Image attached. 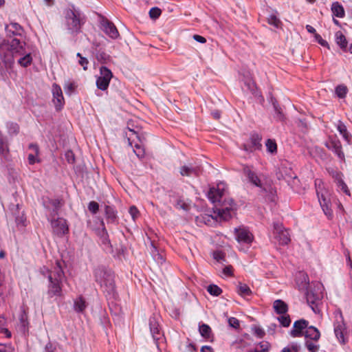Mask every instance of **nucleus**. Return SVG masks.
Masks as SVG:
<instances>
[{
	"mask_svg": "<svg viewBox=\"0 0 352 352\" xmlns=\"http://www.w3.org/2000/svg\"><path fill=\"white\" fill-rule=\"evenodd\" d=\"M16 58L17 63L23 67L30 66L33 60L32 52L25 41L16 38L3 39L0 43V59L3 62H0V79H6Z\"/></svg>",
	"mask_w": 352,
	"mask_h": 352,
	"instance_id": "f257e3e1",
	"label": "nucleus"
},
{
	"mask_svg": "<svg viewBox=\"0 0 352 352\" xmlns=\"http://www.w3.org/2000/svg\"><path fill=\"white\" fill-rule=\"evenodd\" d=\"M207 196L214 204V212L221 219L228 221L232 217L235 204L232 199L226 196V184L223 182L217 184V187L210 188Z\"/></svg>",
	"mask_w": 352,
	"mask_h": 352,
	"instance_id": "f03ea898",
	"label": "nucleus"
},
{
	"mask_svg": "<svg viewBox=\"0 0 352 352\" xmlns=\"http://www.w3.org/2000/svg\"><path fill=\"white\" fill-rule=\"evenodd\" d=\"M296 283L298 289L305 292L307 304L312 311L319 313V305L323 298L322 285L320 283L310 285L308 275L304 272H299L296 276Z\"/></svg>",
	"mask_w": 352,
	"mask_h": 352,
	"instance_id": "7ed1b4c3",
	"label": "nucleus"
},
{
	"mask_svg": "<svg viewBox=\"0 0 352 352\" xmlns=\"http://www.w3.org/2000/svg\"><path fill=\"white\" fill-rule=\"evenodd\" d=\"M62 263V261L56 260L50 269L43 266L40 270L41 274L48 279L47 294L49 298L63 296V286L65 276Z\"/></svg>",
	"mask_w": 352,
	"mask_h": 352,
	"instance_id": "20e7f679",
	"label": "nucleus"
},
{
	"mask_svg": "<svg viewBox=\"0 0 352 352\" xmlns=\"http://www.w3.org/2000/svg\"><path fill=\"white\" fill-rule=\"evenodd\" d=\"M242 172L248 183L259 188L260 193L264 195L267 201H275L276 190L266 179L265 175L258 173L253 166L248 164L242 166Z\"/></svg>",
	"mask_w": 352,
	"mask_h": 352,
	"instance_id": "39448f33",
	"label": "nucleus"
},
{
	"mask_svg": "<svg viewBox=\"0 0 352 352\" xmlns=\"http://www.w3.org/2000/svg\"><path fill=\"white\" fill-rule=\"evenodd\" d=\"M96 281L103 291L109 295L113 294L116 289L114 274L104 267H98L94 270Z\"/></svg>",
	"mask_w": 352,
	"mask_h": 352,
	"instance_id": "423d86ee",
	"label": "nucleus"
},
{
	"mask_svg": "<svg viewBox=\"0 0 352 352\" xmlns=\"http://www.w3.org/2000/svg\"><path fill=\"white\" fill-rule=\"evenodd\" d=\"M65 25L71 34H78L85 23L81 12L76 10L74 6L65 11Z\"/></svg>",
	"mask_w": 352,
	"mask_h": 352,
	"instance_id": "0eeeda50",
	"label": "nucleus"
},
{
	"mask_svg": "<svg viewBox=\"0 0 352 352\" xmlns=\"http://www.w3.org/2000/svg\"><path fill=\"white\" fill-rule=\"evenodd\" d=\"M273 227V234L278 243L282 245H287L291 241L289 231L279 222H274Z\"/></svg>",
	"mask_w": 352,
	"mask_h": 352,
	"instance_id": "6e6552de",
	"label": "nucleus"
},
{
	"mask_svg": "<svg viewBox=\"0 0 352 352\" xmlns=\"http://www.w3.org/2000/svg\"><path fill=\"white\" fill-rule=\"evenodd\" d=\"M261 136L258 133L250 135L249 140L241 144L240 148L247 153H253L259 151L262 148Z\"/></svg>",
	"mask_w": 352,
	"mask_h": 352,
	"instance_id": "1a4fd4ad",
	"label": "nucleus"
},
{
	"mask_svg": "<svg viewBox=\"0 0 352 352\" xmlns=\"http://www.w3.org/2000/svg\"><path fill=\"white\" fill-rule=\"evenodd\" d=\"M112 77L113 74L111 71L107 67L102 66L100 68V76H98L96 80V86L98 89L102 91L107 90Z\"/></svg>",
	"mask_w": 352,
	"mask_h": 352,
	"instance_id": "9d476101",
	"label": "nucleus"
},
{
	"mask_svg": "<svg viewBox=\"0 0 352 352\" xmlns=\"http://www.w3.org/2000/svg\"><path fill=\"white\" fill-rule=\"evenodd\" d=\"M47 220L50 221L54 234L58 236H63L68 232L69 228L67 221L65 219L60 217L56 219L47 217Z\"/></svg>",
	"mask_w": 352,
	"mask_h": 352,
	"instance_id": "9b49d317",
	"label": "nucleus"
},
{
	"mask_svg": "<svg viewBox=\"0 0 352 352\" xmlns=\"http://www.w3.org/2000/svg\"><path fill=\"white\" fill-rule=\"evenodd\" d=\"M235 239L239 243L250 245L254 239L253 234L245 227L234 228Z\"/></svg>",
	"mask_w": 352,
	"mask_h": 352,
	"instance_id": "f8f14e48",
	"label": "nucleus"
},
{
	"mask_svg": "<svg viewBox=\"0 0 352 352\" xmlns=\"http://www.w3.org/2000/svg\"><path fill=\"white\" fill-rule=\"evenodd\" d=\"M63 202L59 199H47L43 202L45 208L50 212L47 217L55 218L58 215V211L63 206Z\"/></svg>",
	"mask_w": 352,
	"mask_h": 352,
	"instance_id": "ddd939ff",
	"label": "nucleus"
},
{
	"mask_svg": "<svg viewBox=\"0 0 352 352\" xmlns=\"http://www.w3.org/2000/svg\"><path fill=\"white\" fill-rule=\"evenodd\" d=\"M309 321L303 318L295 321L293 328L289 331V335L293 338L302 337L309 327Z\"/></svg>",
	"mask_w": 352,
	"mask_h": 352,
	"instance_id": "4468645a",
	"label": "nucleus"
},
{
	"mask_svg": "<svg viewBox=\"0 0 352 352\" xmlns=\"http://www.w3.org/2000/svg\"><path fill=\"white\" fill-rule=\"evenodd\" d=\"M325 146L329 150L333 152L341 161H344L345 155L342 151V144L337 138H330Z\"/></svg>",
	"mask_w": 352,
	"mask_h": 352,
	"instance_id": "2eb2a0df",
	"label": "nucleus"
},
{
	"mask_svg": "<svg viewBox=\"0 0 352 352\" xmlns=\"http://www.w3.org/2000/svg\"><path fill=\"white\" fill-rule=\"evenodd\" d=\"M100 23L102 31L112 39H116L120 36L115 25L107 19H102Z\"/></svg>",
	"mask_w": 352,
	"mask_h": 352,
	"instance_id": "dca6fc26",
	"label": "nucleus"
},
{
	"mask_svg": "<svg viewBox=\"0 0 352 352\" xmlns=\"http://www.w3.org/2000/svg\"><path fill=\"white\" fill-rule=\"evenodd\" d=\"M52 92L56 109L60 110L64 104V97L61 87L58 85L54 83L52 87Z\"/></svg>",
	"mask_w": 352,
	"mask_h": 352,
	"instance_id": "f3484780",
	"label": "nucleus"
},
{
	"mask_svg": "<svg viewBox=\"0 0 352 352\" xmlns=\"http://www.w3.org/2000/svg\"><path fill=\"white\" fill-rule=\"evenodd\" d=\"M149 328L153 340L156 344H157L158 340H160L162 337V333L161 332L157 318L154 316L150 317L149 318Z\"/></svg>",
	"mask_w": 352,
	"mask_h": 352,
	"instance_id": "a211bd4d",
	"label": "nucleus"
},
{
	"mask_svg": "<svg viewBox=\"0 0 352 352\" xmlns=\"http://www.w3.org/2000/svg\"><path fill=\"white\" fill-rule=\"evenodd\" d=\"M6 32L7 36L11 38L12 36H21L24 32L23 27L18 23H10L6 25Z\"/></svg>",
	"mask_w": 352,
	"mask_h": 352,
	"instance_id": "6ab92c4d",
	"label": "nucleus"
},
{
	"mask_svg": "<svg viewBox=\"0 0 352 352\" xmlns=\"http://www.w3.org/2000/svg\"><path fill=\"white\" fill-rule=\"evenodd\" d=\"M200 172L201 168L199 166L191 164L182 166L179 170V173L182 176L186 177L198 176Z\"/></svg>",
	"mask_w": 352,
	"mask_h": 352,
	"instance_id": "aec40b11",
	"label": "nucleus"
},
{
	"mask_svg": "<svg viewBox=\"0 0 352 352\" xmlns=\"http://www.w3.org/2000/svg\"><path fill=\"white\" fill-rule=\"evenodd\" d=\"M104 214L107 223L116 224L118 221L117 210L112 206H104Z\"/></svg>",
	"mask_w": 352,
	"mask_h": 352,
	"instance_id": "412c9836",
	"label": "nucleus"
},
{
	"mask_svg": "<svg viewBox=\"0 0 352 352\" xmlns=\"http://www.w3.org/2000/svg\"><path fill=\"white\" fill-rule=\"evenodd\" d=\"M345 324L343 322V321H338L334 323V333L338 338V340L344 344L345 343V338H344V331H345Z\"/></svg>",
	"mask_w": 352,
	"mask_h": 352,
	"instance_id": "4be33fe9",
	"label": "nucleus"
},
{
	"mask_svg": "<svg viewBox=\"0 0 352 352\" xmlns=\"http://www.w3.org/2000/svg\"><path fill=\"white\" fill-rule=\"evenodd\" d=\"M337 130L342 136L343 139L347 142L348 144H351V135L348 131L346 125L342 121L339 120L336 124Z\"/></svg>",
	"mask_w": 352,
	"mask_h": 352,
	"instance_id": "5701e85b",
	"label": "nucleus"
},
{
	"mask_svg": "<svg viewBox=\"0 0 352 352\" xmlns=\"http://www.w3.org/2000/svg\"><path fill=\"white\" fill-rule=\"evenodd\" d=\"M318 201L320 202V206L325 214L329 218H331L333 215L332 210L330 208L329 201L325 198L323 195H319V193L317 192Z\"/></svg>",
	"mask_w": 352,
	"mask_h": 352,
	"instance_id": "b1692460",
	"label": "nucleus"
},
{
	"mask_svg": "<svg viewBox=\"0 0 352 352\" xmlns=\"http://www.w3.org/2000/svg\"><path fill=\"white\" fill-rule=\"evenodd\" d=\"M304 336L307 339L318 342L320 338V332L316 327L309 325L307 330L305 331Z\"/></svg>",
	"mask_w": 352,
	"mask_h": 352,
	"instance_id": "393cba45",
	"label": "nucleus"
},
{
	"mask_svg": "<svg viewBox=\"0 0 352 352\" xmlns=\"http://www.w3.org/2000/svg\"><path fill=\"white\" fill-rule=\"evenodd\" d=\"M273 308L277 314H285L288 311V305L282 300H276L273 303Z\"/></svg>",
	"mask_w": 352,
	"mask_h": 352,
	"instance_id": "a878e982",
	"label": "nucleus"
},
{
	"mask_svg": "<svg viewBox=\"0 0 352 352\" xmlns=\"http://www.w3.org/2000/svg\"><path fill=\"white\" fill-rule=\"evenodd\" d=\"M19 328L23 334H26L29 331V322L28 318V314L23 310L19 317Z\"/></svg>",
	"mask_w": 352,
	"mask_h": 352,
	"instance_id": "bb28decb",
	"label": "nucleus"
},
{
	"mask_svg": "<svg viewBox=\"0 0 352 352\" xmlns=\"http://www.w3.org/2000/svg\"><path fill=\"white\" fill-rule=\"evenodd\" d=\"M333 16L343 18L345 16V11L343 6L338 1L332 3L331 8Z\"/></svg>",
	"mask_w": 352,
	"mask_h": 352,
	"instance_id": "cd10ccee",
	"label": "nucleus"
},
{
	"mask_svg": "<svg viewBox=\"0 0 352 352\" xmlns=\"http://www.w3.org/2000/svg\"><path fill=\"white\" fill-rule=\"evenodd\" d=\"M87 304L85 299L80 296L74 300V310L77 313H82L87 308Z\"/></svg>",
	"mask_w": 352,
	"mask_h": 352,
	"instance_id": "c85d7f7f",
	"label": "nucleus"
},
{
	"mask_svg": "<svg viewBox=\"0 0 352 352\" xmlns=\"http://www.w3.org/2000/svg\"><path fill=\"white\" fill-rule=\"evenodd\" d=\"M336 42L338 45L344 51H347V41L345 36L341 31H338L335 34Z\"/></svg>",
	"mask_w": 352,
	"mask_h": 352,
	"instance_id": "c756f323",
	"label": "nucleus"
},
{
	"mask_svg": "<svg viewBox=\"0 0 352 352\" xmlns=\"http://www.w3.org/2000/svg\"><path fill=\"white\" fill-rule=\"evenodd\" d=\"M100 225L102 226V230L98 232V235L100 236V240L102 245L105 246H109L110 245V240L109 238V234L104 226V223L103 219L100 221Z\"/></svg>",
	"mask_w": 352,
	"mask_h": 352,
	"instance_id": "7c9ffc66",
	"label": "nucleus"
},
{
	"mask_svg": "<svg viewBox=\"0 0 352 352\" xmlns=\"http://www.w3.org/2000/svg\"><path fill=\"white\" fill-rule=\"evenodd\" d=\"M236 292L243 298L250 296L252 293L250 287L248 285L242 283H239L238 285L236 286Z\"/></svg>",
	"mask_w": 352,
	"mask_h": 352,
	"instance_id": "2f4dec72",
	"label": "nucleus"
},
{
	"mask_svg": "<svg viewBox=\"0 0 352 352\" xmlns=\"http://www.w3.org/2000/svg\"><path fill=\"white\" fill-rule=\"evenodd\" d=\"M272 103L275 111L274 118L278 121H284L285 116L277 100L275 98H272Z\"/></svg>",
	"mask_w": 352,
	"mask_h": 352,
	"instance_id": "473e14b6",
	"label": "nucleus"
},
{
	"mask_svg": "<svg viewBox=\"0 0 352 352\" xmlns=\"http://www.w3.org/2000/svg\"><path fill=\"white\" fill-rule=\"evenodd\" d=\"M9 153V146L7 138L0 131V155L6 156Z\"/></svg>",
	"mask_w": 352,
	"mask_h": 352,
	"instance_id": "72a5a7b5",
	"label": "nucleus"
},
{
	"mask_svg": "<svg viewBox=\"0 0 352 352\" xmlns=\"http://www.w3.org/2000/svg\"><path fill=\"white\" fill-rule=\"evenodd\" d=\"M6 128L10 135H15L19 132V125L16 122H8Z\"/></svg>",
	"mask_w": 352,
	"mask_h": 352,
	"instance_id": "f704fd0d",
	"label": "nucleus"
},
{
	"mask_svg": "<svg viewBox=\"0 0 352 352\" xmlns=\"http://www.w3.org/2000/svg\"><path fill=\"white\" fill-rule=\"evenodd\" d=\"M277 320L280 322V325L283 327H289L291 324V318L290 316L287 314H280Z\"/></svg>",
	"mask_w": 352,
	"mask_h": 352,
	"instance_id": "c9c22d12",
	"label": "nucleus"
},
{
	"mask_svg": "<svg viewBox=\"0 0 352 352\" xmlns=\"http://www.w3.org/2000/svg\"><path fill=\"white\" fill-rule=\"evenodd\" d=\"M265 146L267 148V151L272 153H276L277 152V144L275 140L272 139H268L265 142Z\"/></svg>",
	"mask_w": 352,
	"mask_h": 352,
	"instance_id": "e433bc0d",
	"label": "nucleus"
},
{
	"mask_svg": "<svg viewBox=\"0 0 352 352\" xmlns=\"http://www.w3.org/2000/svg\"><path fill=\"white\" fill-rule=\"evenodd\" d=\"M208 292L214 296H219L222 293V289L216 285H210L207 288Z\"/></svg>",
	"mask_w": 352,
	"mask_h": 352,
	"instance_id": "4c0bfd02",
	"label": "nucleus"
},
{
	"mask_svg": "<svg viewBox=\"0 0 352 352\" xmlns=\"http://www.w3.org/2000/svg\"><path fill=\"white\" fill-rule=\"evenodd\" d=\"M77 88V85L74 82L68 81L64 85V89L65 94L67 95H72Z\"/></svg>",
	"mask_w": 352,
	"mask_h": 352,
	"instance_id": "58836bf2",
	"label": "nucleus"
},
{
	"mask_svg": "<svg viewBox=\"0 0 352 352\" xmlns=\"http://www.w3.org/2000/svg\"><path fill=\"white\" fill-rule=\"evenodd\" d=\"M348 89L345 85H340L336 87V94L340 98L346 97Z\"/></svg>",
	"mask_w": 352,
	"mask_h": 352,
	"instance_id": "ea45409f",
	"label": "nucleus"
},
{
	"mask_svg": "<svg viewBox=\"0 0 352 352\" xmlns=\"http://www.w3.org/2000/svg\"><path fill=\"white\" fill-rule=\"evenodd\" d=\"M201 335L204 338H209L211 333L210 327L206 324H202L199 327Z\"/></svg>",
	"mask_w": 352,
	"mask_h": 352,
	"instance_id": "a19ab883",
	"label": "nucleus"
},
{
	"mask_svg": "<svg viewBox=\"0 0 352 352\" xmlns=\"http://www.w3.org/2000/svg\"><path fill=\"white\" fill-rule=\"evenodd\" d=\"M315 341L307 340L305 341V346L309 352H317L319 345L314 343Z\"/></svg>",
	"mask_w": 352,
	"mask_h": 352,
	"instance_id": "79ce46f5",
	"label": "nucleus"
},
{
	"mask_svg": "<svg viewBox=\"0 0 352 352\" xmlns=\"http://www.w3.org/2000/svg\"><path fill=\"white\" fill-rule=\"evenodd\" d=\"M133 152L139 159H142L144 157V149L142 146L139 145L138 144H135L133 148Z\"/></svg>",
	"mask_w": 352,
	"mask_h": 352,
	"instance_id": "37998d69",
	"label": "nucleus"
},
{
	"mask_svg": "<svg viewBox=\"0 0 352 352\" xmlns=\"http://www.w3.org/2000/svg\"><path fill=\"white\" fill-rule=\"evenodd\" d=\"M328 173L334 179L335 182H337L340 179L343 177V174L341 172L333 168H329Z\"/></svg>",
	"mask_w": 352,
	"mask_h": 352,
	"instance_id": "c03bdc74",
	"label": "nucleus"
},
{
	"mask_svg": "<svg viewBox=\"0 0 352 352\" xmlns=\"http://www.w3.org/2000/svg\"><path fill=\"white\" fill-rule=\"evenodd\" d=\"M338 187L342 190L346 195H350L349 190L347 187V185L343 180V177L340 179L337 182H336Z\"/></svg>",
	"mask_w": 352,
	"mask_h": 352,
	"instance_id": "a18cd8bd",
	"label": "nucleus"
},
{
	"mask_svg": "<svg viewBox=\"0 0 352 352\" xmlns=\"http://www.w3.org/2000/svg\"><path fill=\"white\" fill-rule=\"evenodd\" d=\"M162 10L157 7H153L149 10V16L152 19H156L160 17Z\"/></svg>",
	"mask_w": 352,
	"mask_h": 352,
	"instance_id": "49530a36",
	"label": "nucleus"
},
{
	"mask_svg": "<svg viewBox=\"0 0 352 352\" xmlns=\"http://www.w3.org/2000/svg\"><path fill=\"white\" fill-rule=\"evenodd\" d=\"M88 210L93 214H96L99 210V204L95 201H91L88 204Z\"/></svg>",
	"mask_w": 352,
	"mask_h": 352,
	"instance_id": "de8ad7c7",
	"label": "nucleus"
},
{
	"mask_svg": "<svg viewBox=\"0 0 352 352\" xmlns=\"http://www.w3.org/2000/svg\"><path fill=\"white\" fill-rule=\"evenodd\" d=\"M5 320L3 317L0 316V333H5L7 338L11 337V333L6 328L3 327Z\"/></svg>",
	"mask_w": 352,
	"mask_h": 352,
	"instance_id": "09e8293b",
	"label": "nucleus"
},
{
	"mask_svg": "<svg viewBox=\"0 0 352 352\" xmlns=\"http://www.w3.org/2000/svg\"><path fill=\"white\" fill-rule=\"evenodd\" d=\"M38 155L30 153L28 157V163L31 165H33L35 163L40 162V160L38 159Z\"/></svg>",
	"mask_w": 352,
	"mask_h": 352,
	"instance_id": "8fccbe9b",
	"label": "nucleus"
},
{
	"mask_svg": "<svg viewBox=\"0 0 352 352\" xmlns=\"http://www.w3.org/2000/svg\"><path fill=\"white\" fill-rule=\"evenodd\" d=\"M65 159L69 164H73L75 162V156L71 150L67 151L65 154Z\"/></svg>",
	"mask_w": 352,
	"mask_h": 352,
	"instance_id": "3c124183",
	"label": "nucleus"
},
{
	"mask_svg": "<svg viewBox=\"0 0 352 352\" xmlns=\"http://www.w3.org/2000/svg\"><path fill=\"white\" fill-rule=\"evenodd\" d=\"M252 330L254 331V335H256L259 338H263L265 334L264 330L262 328L257 326H254V327H252Z\"/></svg>",
	"mask_w": 352,
	"mask_h": 352,
	"instance_id": "603ef678",
	"label": "nucleus"
},
{
	"mask_svg": "<svg viewBox=\"0 0 352 352\" xmlns=\"http://www.w3.org/2000/svg\"><path fill=\"white\" fill-rule=\"evenodd\" d=\"M77 56L80 58L78 60L79 64L83 67L84 70H86L89 64L88 60L86 58L82 57L80 53L77 54Z\"/></svg>",
	"mask_w": 352,
	"mask_h": 352,
	"instance_id": "864d4df0",
	"label": "nucleus"
},
{
	"mask_svg": "<svg viewBox=\"0 0 352 352\" xmlns=\"http://www.w3.org/2000/svg\"><path fill=\"white\" fill-rule=\"evenodd\" d=\"M268 21L270 24L276 28H278L280 24V20L275 15H271L268 19Z\"/></svg>",
	"mask_w": 352,
	"mask_h": 352,
	"instance_id": "5fc2aeb1",
	"label": "nucleus"
},
{
	"mask_svg": "<svg viewBox=\"0 0 352 352\" xmlns=\"http://www.w3.org/2000/svg\"><path fill=\"white\" fill-rule=\"evenodd\" d=\"M132 219L133 221H135V219L138 218L139 215V211L138 208L135 206H132L129 208V210Z\"/></svg>",
	"mask_w": 352,
	"mask_h": 352,
	"instance_id": "6e6d98bb",
	"label": "nucleus"
},
{
	"mask_svg": "<svg viewBox=\"0 0 352 352\" xmlns=\"http://www.w3.org/2000/svg\"><path fill=\"white\" fill-rule=\"evenodd\" d=\"M229 325L234 329H238L240 326L239 321L234 317H230L228 319Z\"/></svg>",
	"mask_w": 352,
	"mask_h": 352,
	"instance_id": "4d7b16f0",
	"label": "nucleus"
},
{
	"mask_svg": "<svg viewBox=\"0 0 352 352\" xmlns=\"http://www.w3.org/2000/svg\"><path fill=\"white\" fill-rule=\"evenodd\" d=\"M245 85L248 87V89L252 93L254 94L256 89V84L254 81L249 80L245 82Z\"/></svg>",
	"mask_w": 352,
	"mask_h": 352,
	"instance_id": "13d9d810",
	"label": "nucleus"
},
{
	"mask_svg": "<svg viewBox=\"0 0 352 352\" xmlns=\"http://www.w3.org/2000/svg\"><path fill=\"white\" fill-rule=\"evenodd\" d=\"M233 268L231 265L226 266L223 269V273L226 276H231L232 275Z\"/></svg>",
	"mask_w": 352,
	"mask_h": 352,
	"instance_id": "bf43d9fd",
	"label": "nucleus"
},
{
	"mask_svg": "<svg viewBox=\"0 0 352 352\" xmlns=\"http://www.w3.org/2000/svg\"><path fill=\"white\" fill-rule=\"evenodd\" d=\"M29 149L32 151V153L38 155L39 154V147L37 144L31 143L29 145Z\"/></svg>",
	"mask_w": 352,
	"mask_h": 352,
	"instance_id": "052dcab7",
	"label": "nucleus"
},
{
	"mask_svg": "<svg viewBox=\"0 0 352 352\" xmlns=\"http://www.w3.org/2000/svg\"><path fill=\"white\" fill-rule=\"evenodd\" d=\"M315 37L316 39L318 41V43H320L322 46L327 47L329 45L327 41L322 39L320 34H316Z\"/></svg>",
	"mask_w": 352,
	"mask_h": 352,
	"instance_id": "680f3d73",
	"label": "nucleus"
},
{
	"mask_svg": "<svg viewBox=\"0 0 352 352\" xmlns=\"http://www.w3.org/2000/svg\"><path fill=\"white\" fill-rule=\"evenodd\" d=\"M289 348L291 349L292 352H298L300 349V346L296 342H293L289 345Z\"/></svg>",
	"mask_w": 352,
	"mask_h": 352,
	"instance_id": "e2e57ef3",
	"label": "nucleus"
},
{
	"mask_svg": "<svg viewBox=\"0 0 352 352\" xmlns=\"http://www.w3.org/2000/svg\"><path fill=\"white\" fill-rule=\"evenodd\" d=\"M153 259L158 263L162 264L164 262V258L160 253H156V255L154 256Z\"/></svg>",
	"mask_w": 352,
	"mask_h": 352,
	"instance_id": "0e129e2a",
	"label": "nucleus"
},
{
	"mask_svg": "<svg viewBox=\"0 0 352 352\" xmlns=\"http://www.w3.org/2000/svg\"><path fill=\"white\" fill-rule=\"evenodd\" d=\"M193 38L200 43H205L206 42V39L204 36L198 34H195Z\"/></svg>",
	"mask_w": 352,
	"mask_h": 352,
	"instance_id": "69168bd1",
	"label": "nucleus"
},
{
	"mask_svg": "<svg viewBox=\"0 0 352 352\" xmlns=\"http://www.w3.org/2000/svg\"><path fill=\"white\" fill-rule=\"evenodd\" d=\"M44 352H55V348L51 343H47L45 346Z\"/></svg>",
	"mask_w": 352,
	"mask_h": 352,
	"instance_id": "338daca9",
	"label": "nucleus"
},
{
	"mask_svg": "<svg viewBox=\"0 0 352 352\" xmlns=\"http://www.w3.org/2000/svg\"><path fill=\"white\" fill-rule=\"evenodd\" d=\"M186 352H196L195 345L192 343H188L186 346Z\"/></svg>",
	"mask_w": 352,
	"mask_h": 352,
	"instance_id": "774afa93",
	"label": "nucleus"
}]
</instances>
